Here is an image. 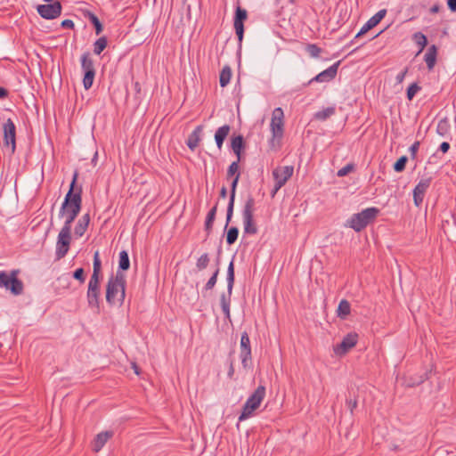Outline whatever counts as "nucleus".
Segmentation results:
<instances>
[{"instance_id":"c03bdc74","label":"nucleus","mask_w":456,"mask_h":456,"mask_svg":"<svg viewBox=\"0 0 456 456\" xmlns=\"http://www.w3.org/2000/svg\"><path fill=\"white\" fill-rule=\"evenodd\" d=\"M210 258L208 253L202 254L196 262V268L198 271L205 270L209 265Z\"/></svg>"},{"instance_id":"dca6fc26","label":"nucleus","mask_w":456,"mask_h":456,"mask_svg":"<svg viewBox=\"0 0 456 456\" xmlns=\"http://www.w3.org/2000/svg\"><path fill=\"white\" fill-rule=\"evenodd\" d=\"M431 177L421 179L413 190V201L416 207H419L424 200L425 193L431 184Z\"/></svg>"},{"instance_id":"9b49d317","label":"nucleus","mask_w":456,"mask_h":456,"mask_svg":"<svg viewBox=\"0 0 456 456\" xmlns=\"http://www.w3.org/2000/svg\"><path fill=\"white\" fill-rule=\"evenodd\" d=\"M248 19V12L246 9L238 5L235 9L233 17V26L239 44L240 45L244 37V22Z\"/></svg>"},{"instance_id":"c756f323","label":"nucleus","mask_w":456,"mask_h":456,"mask_svg":"<svg viewBox=\"0 0 456 456\" xmlns=\"http://www.w3.org/2000/svg\"><path fill=\"white\" fill-rule=\"evenodd\" d=\"M81 69L83 72L95 70L94 63L89 52H86L81 55Z\"/></svg>"},{"instance_id":"3c124183","label":"nucleus","mask_w":456,"mask_h":456,"mask_svg":"<svg viewBox=\"0 0 456 456\" xmlns=\"http://www.w3.org/2000/svg\"><path fill=\"white\" fill-rule=\"evenodd\" d=\"M354 163H348L347 165H346L345 167H343L342 168H340L337 175L338 177H343V176H346L349 173L353 172L354 170Z\"/></svg>"},{"instance_id":"603ef678","label":"nucleus","mask_w":456,"mask_h":456,"mask_svg":"<svg viewBox=\"0 0 456 456\" xmlns=\"http://www.w3.org/2000/svg\"><path fill=\"white\" fill-rule=\"evenodd\" d=\"M134 97L137 102H140L142 99V86L138 81H135L134 84Z\"/></svg>"},{"instance_id":"de8ad7c7","label":"nucleus","mask_w":456,"mask_h":456,"mask_svg":"<svg viewBox=\"0 0 456 456\" xmlns=\"http://www.w3.org/2000/svg\"><path fill=\"white\" fill-rule=\"evenodd\" d=\"M421 87L418 85V83L411 84L406 91V96L409 101H411L416 94L420 91Z\"/></svg>"},{"instance_id":"6ab92c4d","label":"nucleus","mask_w":456,"mask_h":456,"mask_svg":"<svg viewBox=\"0 0 456 456\" xmlns=\"http://www.w3.org/2000/svg\"><path fill=\"white\" fill-rule=\"evenodd\" d=\"M202 131H203V126L199 125L189 134L188 139L186 141V145L191 151H195V149L199 146V143L201 141Z\"/></svg>"},{"instance_id":"4c0bfd02","label":"nucleus","mask_w":456,"mask_h":456,"mask_svg":"<svg viewBox=\"0 0 456 456\" xmlns=\"http://www.w3.org/2000/svg\"><path fill=\"white\" fill-rule=\"evenodd\" d=\"M108 45V40L105 36L99 37L94 43V53L100 55Z\"/></svg>"},{"instance_id":"e2e57ef3","label":"nucleus","mask_w":456,"mask_h":456,"mask_svg":"<svg viewBox=\"0 0 456 456\" xmlns=\"http://www.w3.org/2000/svg\"><path fill=\"white\" fill-rule=\"evenodd\" d=\"M8 90L0 86V99H4L8 96Z\"/></svg>"},{"instance_id":"0eeeda50","label":"nucleus","mask_w":456,"mask_h":456,"mask_svg":"<svg viewBox=\"0 0 456 456\" xmlns=\"http://www.w3.org/2000/svg\"><path fill=\"white\" fill-rule=\"evenodd\" d=\"M100 295H101V280L90 278L86 292V298L88 306L91 308H100Z\"/></svg>"},{"instance_id":"423d86ee","label":"nucleus","mask_w":456,"mask_h":456,"mask_svg":"<svg viewBox=\"0 0 456 456\" xmlns=\"http://www.w3.org/2000/svg\"><path fill=\"white\" fill-rule=\"evenodd\" d=\"M255 199L249 195L245 201L242 210V219L244 225V232L254 235L257 233V226L254 220Z\"/></svg>"},{"instance_id":"4d7b16f0","label":"nucleus","mask_w":456,"mask_h":456,"mask_svg":"<svg viewBox=\"0 0 456 456\" xmlns=\"http://www.w3.org/2000/svg\"><path fill=\"white\" fill-rule=\"evenodd\" d=\"M407 72H408V68H405L403 71L398 73L396 77H395L396 83H398V84L403 83V81L405 78V76H406Z\"/></svg>"},{"instance_id":"0e129e2a","label":"nucleus","mask_w":456,"mask_h":456,"mask_svg":"<svg viewBox=\"0 0 456 456\" xmlns=\"http://www.w3.org/2000/svg\"><path fill=\"white\" fill-rule=\"evenodd\" d=\"M233 151V153L237 157V160L236 161H238V163H240L241 159H242V157H243L244 151H236L235 150V151Z\"/></svg>"},{"instance_id":"6e6552de","label":"nucleus","mask_w":456,"mask_h":456,"mask_svg":"<svg viewBox=\"0 0 456 456\" xmlns=\"http://www.w3.org/2000/svg\"><path fill=\"white\" fill-rule=\"evenodd\" d=\"M240 357L241 360L242 367L245 370H249L252 368V354H251V346L250 339L247 331L242 332L240 338Z\"/></svg>"},{"instance_id":"5fc2aeb1","label":"nucleus","mask_w":456,"mask_h":456,"mask_svg":"<svg viewBox=\"0 0 456 456\" xmlns=\"http://www.w3.org/2000/svg\"><path fill=\"white\" fill-rule=\"evenodd\" d=\"M419 144L420 142L419 141H416L410 148H409V151L411 153V157L412 159H414L416 158V155H417V152H418V150L419 148Z\"/></svg>"},{"instance_id":"680f3d73","label":"nucleus","mask_w":456,"mask_h":456,"mask_svg":"<svg viewBox=\"0 0 456 456\" xmlns=\"http://www.w3.org/2000/svg\"><path fill=\"white\" fill-rule=\"evenodd\" d=\"M447 6L452 12H456V0H447Z\"/></svg>"},{"instance_id":"bf43d9fd","label":"nucleus","mask_w":456,"mask_h":456,"mask_svg":"<svg viewBox=\"0 0 456 456\" xmlns=\"http://www.w3.org/2000/svg\"><path fill=\"white\" fill-rule=\"evenodd\" d=\"M367 32V29L362 26L360 31L355 35L354 38L350 42L349 45H353L357 38L361 37Z\"/></svg>"},{"instance_id":"6e6d98bb","label":"nucleus","mask_w":456,"mask_h":456,"mask_svg":"<svg viewBox=\"0 0 456 456\" xmlns=\"http://www.w3.org/2000/svg\"><path fill=\"white\" fill-rule=\"evenodd\" d=\"M61 26L62 28L73 29L75 27V24H74L73 20L67 19V20H64L61 21Z\"/></svg>"},{"instance_id":"f257e3e1","label":"nucleus","mask_w":456,"mask_h":456,"mask_svg":"<svg viewBox=\"0 0 456 456\" xmlns=\"http://www.w3.org/2000/svg\"><path fill=\"white\" fill-rule=\"evenodd\" d=\"M77 177L78 173L75 171L69 191L64 197L59 212V216L65 218L63 225L68 224L69 227H71L72 223L77 217L82 208L83 190L81 185L77 184Z\"/></svg>"},{"instance_id":"39448f33","label":"nucleus","mask_w":456,"mask_h":456,"mask_svg":"<svg viewBox=\"0 0 456 456\" xmlns=\"http://www.w3.org/2000/svg\"><path fill=\"white\" fill-rule=\"evenodd\" d=\"M19 270H12L9 274L5 271L0 272V288L10 290L12 294L19 296L22 294L24 285L21 280L18 278Z\"/></svg>"},{"instance_id":"4be33fe9","label":"nucleus","mask_w":456,"mask_h":456,"mask_svg":"<svg viewBox=\"0 0 456 456\" xmlns=\"http://www.w3.org/2000/svg\"><path fill=\"white\" fill-rule=\"evenodd\" d=\"M90 223V215L89 213H86L82 216L77 221L75 226V234L77 237H82L87 230V227Z\"/></svg>"},{"instance_id":"58836bf2","label":"nucleus","mask_w":456,"mask_h":456,"mask_svg":"<svg viewBox=\"0 0 456 456\" xmlns=\"http://www.w3.org/2000/svg\"><path fill=\"white\" fill-rule=\"evenodd\" d=\"M95 73V70L84 71L83 86L86 90H88L92 87Z\"/></svg>"},{"instance_id":"7c9ffc66","label":"nucleus","mask_w":456,"mask_h":456,"mask_svg":"<svg viewBox=\"0 0 456 456\" xmlns=\"http://www.w3.org/2000/svg\"><path fill=\"white\" fill-rule=\"evenodd\" d=\"M231 77H232V69L230 68V66L225 65L222 69L220 75H219V83H220L221 87H225L230 83Z\"/></svg>"},{"instance_id":"bb28decb","label":"nucleus","mask_w":456,"mask_h":456,"mask_svg":"<svg viewBox=\"0 0 456 456\" xmlns=\"http://www.w3.org/2000/svg\"><path fill=\"white\" fill-rule=\"evenodd\" d=\"M69 246H70V244L69 242L64 241L62 239L61 240V239L57 238L56 251H55L56 260H61L67 255V253L69 249Z\"/></svg>"},{"instance_id":"b1692460","label":"nucleus","mask_w":456,"mask_h":456,"mask_svg":"<svg viewBox=\"0 0 456 456\" xmlns=\"http://www.w3.org/2000/svg\"><path fill=\"white\" fill-rule=\"evenodd\" d=\"M387 10L382 9L379 10L376 14H374L371 18H370L367 22L363 25V27L367 29V31L370 30L374 27H376L386 16Z\"/></svg>"},{"instance_id":"a878e982","label":"nucleus","mask_w":456,"mask_h":456,"mask_svg":"<svg viewBox=\"0 0 456 456\" xmlns=\"http://www.w3.org/2000/svg\"><path fill=\"white\" fill-rule=\"evenodd\" d=\"M219 272H220V268L216 267V270L214 271L213 274L211 275V277L208 279V281H207V283L203 287V289H202V296L204 297H208V292L210 290H212L214 289V287L216 286Z\"/></svg>"},{"instance_id":"09e8293b","label":"nucleus","mask_w":456,"mask_h":456,"mask_svg":"<svg viewBox=\"0 0 456 456\" xmlns=\"http://www.w3.org/2000/svg\"><path fill=\"white\" fill-rule=\"evenodd\" d=\"M239 168H240V167H239L238 161L232 162V164L228 167V169H227V173H226L227 179H229L231 177H235V175L238 173H240Z\"/></svg>"},{"instance_id":"473e14b6","label":"nucleus","mask_w":456,"mask_h":456,"mask_svg":"<svg viewBox=\"0 0 456 456\" xmlns=\"http://www.w3.org/2000/svg\"><path fill=\"white\" fill-rule=\"evenodd\" d=\"M231 148L232 151L245 150L246 142L242 134H238L232 137Z\"/></svg>"},{"instance_id":"864d4df0","label":"nucleus","mask_w":456,"mask_h":456,"mask_svg":"<svg viewBox=\"0 0 456 456\" xmlns=\"http://www.w3.org/2000/svg\"><path fill=\"white\" fill-rule=\"evenodd\" d=\"M346 403L350 410L351 414H354V410L357 407L358 402L357 398L354 399H346Z\"/></svg>"},{"instance_id":"9d476101","label":"nucleus","mask_w":456,"mask_h":456,"mask_svg":"<svg viewBox=\"0 0 456 456\" xmlns=\"http://www.w3.org/2000/svg\"><path fill=\"white\" fill-rule=\"evenodd\" d=\"M37 11L43 19L54 20L61 14L62 5L61 2L56 1L52 4H39Z\"/></svg>"},{"instance_id":"f03ea898","label":"nucleus","mask_w":456,"mask_h":456,"mask_svg":"<svg viewBox=\"0 0 456 456\" xmlns=\"http://www.w3.org/2000/svg\"><path fill=\"white\" fill-rule=\"evenodd\" d=\"M126 275L119 271L111 274L106 285V301L109 305H114L117 302L121 305L126 297Z\"/></svg>"},{"instance_id":"13d9d810","label":"nucleus","mask_w":456,"mask_h":456,"mask_svg":"<svg viewBox=\"0 0 456 456\" xmlns=\"http://www.w3.org/2000/svg\"><path fill=\"white\" fill-rule=\"evenodd\" d=\"M233 375H234L233 360L230 359L229 360V370H228L227 376H228L229 379H233Z\"/></svg>"},{"instance_id":"5701e85b","label":"nucleus","mask_w":456,"mask_h":456,"mask_svg":"<svg viewBox=\"0 0 456 456\" xmlns=\"http://www.w3.org/2000/svg\"><path fill=\"white\" fill-rule=\"evenodd\" d=\"M216 211H217V203L208 211V213L206 216L204 228L207 232V237H208L212 232L213 224H214L216 216Z\"/></svg>"},{"instance_id":"ddd939ff","label":"nucleus","mask_w":456,"mask_h":456,"mask_svg":"<svg viewBox=\"0 0 456 456\" xmlns=\"http://www.w3.org/2000/svg\"><path fill=\"white\" fill-rule=\"evenodd\" d=\"M3 132L4 143L5 146L11 145L12 154H13L16 150V126L14 122L11 118H8L3 124Z\"/></svg>"},{"instance_id":"393cba45","label":"nucleus","mask_w":456,"mask_h":456,"mask_svg":"<svg viewBox=\"0 0 456 456\" xmlns=\"http://www.w3.org/2000/svg\"><path fill=\"white\" fill-rule=\"evenodd\" d=\"M231 296L232 294L222 293L220 295V305L222 307V311L224 314L225 319L231 321V313H230V305H231Z\"/></svg>"},{"instance_id":"f704fd0d","label":"nucleus","mask_w":456,"mask_h":456,"mask_svg":"<svg viewBox=\"0 0 456 456\" xmlns=\"http://www.w3.org/2000/svg\"><path fill=\"white\" fill-rule=\"evenodd\" d=\"M335 112H336L335 107H327L326 109H323L322 110L317 111L314 114V118L316 120L325 121L326 119L330 118L332 115H334Z\"/></svg>"},{"instance_id":"412c9836","label":"nucleus","mask_w":456,"mask_h":456,"mask_svg":"<svg viewBox=\"0 0 456 456\" xmlns=\"http://www.w3.org/2000/svg\"><path fill=\"white\" fill-rule=\"evenodd\" d=\"M231 131V126L229 125H224L220 126L215 133V141L216 143V146L219 150L222 149L224 142L225 141L226 137L228 136L229 133Z\"/></svg>"},{"instance_id":"a19ab883","label":"nucleus","mask_w":456,"mask_h":456,"mask_svg":"<svg viewBox=\"0 0 456 456\" xmlns=\"http://www.w3.org/2000/svg\"><path fill=\"white\" fill-rule=\"evenodd\" d=\"M305 50L312 58L320 57V54L323 51L316 44H306L305 46Z\"/></svg>"},{"instance_id":"338daca9","label":"nucleus","mask_w":456,"mask_h":456,"mask_svg":"<svg viewBox=\"0 0 456 456\" xmlns=\"http://www.w3.org/2000/svg\"><path fill=\"white\" fill-rule=\"evenodd\" d=\"M439 10H440L439 5H438V4H435V5H433V6L430 8V12H431V13H436V12H439Z\"/></svg>"},{"instance_id":"79ce46f5","label":"nucleus","mask_w":456,"mask_h":456,"mask_svg":"<svg viewBox=\"0 0 456 456\" xmlns=\"http://www.w3.org/2000/svg\"><path fill=\"white\" fill-rule=\"evenodd\" d=\"M450 130V123L446 118H442L439 120L437 126H436V132L439 135L444 136L448 134Z\"/></svg>"},{"instance_id":"2f4dec72","label":"nucleus","mask_w":456,"mask_h":456,"mask_svg":"<svg viewBox=\"0 0 456 456\" xmlns=\"http://www.w3.org/2000/svg\"><path fill=\"white\" fill-rule=\"evenodd\" d=\"M130 268V260L128 253L126 250H122L119 253L118 259V270L119 272L127 271Z\"/></svg>"},{"instance_id":"1a4fd4ad","label":"nucleus","mask_w":456,"mask_h":456,"mask_svg":"<svg viewBox=\"0 0 456 456\" xmlns=\"http://www.w3.org/2000/svg\"><path fill=\"white\" fill-rule=\"evenodd\" d=\"M283 111L281 108L274 109L271 120V130L273 138L271 143L273 144L274 141L281 140L283 135Z\"/></svg>"},{"instance_id":"f3484780","label":"nucleus","mask_w":456,"mask_h":456,"mask_svg":"<svg viewBox=\"0 0 456 456\" xmlns=\"http://www.w3.org/2000/svg\"><path fill=\"white\" fill-rule=\"evenodd\" d=\"M240 173H238L235 177H233V180L231 183V191H230V199L229 203L227 206V211H226V223H225V228L227 225H229L230 222L232 221V217L233 215V208H234V201H235V194H236V189L237 185L240 180Z\"/></svg>"},{"instance_id":"37998d69","label":"nucleus","mask_w":456,"mask_h":456,"mask_svg":"<svg viewBox=\"0 0 456 456\" xmlns=\"http://www.w3.org/2000/svg\"><path fill=\"white\" fill-rule=\"evenodd\" d=\"M428 379V372L425 371L421 375L418 377H410L408 380V387H416L422 384L425 380Z\"/></svg>"},{"instance_id":"69168bd1","label":"nucleus","mask_w":456,"mask_h":456,"mask_svg":"<svg viewBox=\"0 0 456 456\" xmlns=\"http://www.w3.org/2000/svg\"><path fill=\"white\" fill-rule=\"evenodd\" d=\"M219 196H220V198H223V199H224L227 196V189H226V187L223 186L221 188Z\"/></svg>"},{"instance_id":"8fccbe9b","label":"nucleus","mask_w":456,"mask_h":456,"mask_svg":"<svg viewBox=\"0 0 456 456\" xmlns=\"http://www.w3.org/2000/svg\"><path fill=\"white\" fill-rule=\"evenodd\" d=\"M72 277L78 281L80 284H83L86 281V273L84 268L79 267L76 269L72 273Z\"/></svg>"},{"instance_id":"a18cd8bd","label":"nucleus","mask_w":456,"mask_h":456,"mask_svg":"<svg viewBox=\"0 0 456 456\" xmlns=\"http://www.w3.org/2000/svg\"><path fill=\"white\" fill-rule=\"evenodd\" d=\"M58 239H62L64 241L69 242L70 244L72 237H71V227H69V225H63L61 229Z\"/></svg>"},{"instance_id":"4468645a","label":"nucleus","mask_w":456,"mask_h":456,"mask_svg":"<svg viewBox=\"0 0 456 456\" xmlns=\"http://www.w3.org/2000/svg\"><path fill=\"white\" fill-rule=\"evenodd\" d=\"M340 62L341 61H338L330 67H329L328 69H326L325 70L320 72L318 75L311 78L306 84H305V86H308L314 82L323 83L333 80L338 74V69L340 65Z\"/></svg>"},{"instance_id":"774afa93","label":"nucleus","mask_w":456,"mask_h":456,"mask_svg":"<svg viewBox=\"0 0 456 456\" xmlns=\"http://www.w3.org/2000/svg\"><path fill=\"white\" fill-rule=\"evenodd\" d=\"M220 255H221V248H219L218 252H217V256H216V267L219 268V265H220Z\"/></svg>"},{"instance_id":"a211bd4d","label":"nucleus","mask_w":456,"mask_h":456,"mask_svg":"<svg viewBox=\"0 0 456 456\" xmlns=\"http://www.w3.org/2000/svg\"><path fill=\"white\" fill-rule=\"evenodd\" d=\"M114 433L113 431H102L99 433L95 438L94 439L92 449L94 452H100L102 447L105 445V444L108 442L109 439H110L113 436Z\"/></svg>"},{"instance_id":"ea45409f","label":"nucleus","mask_w":456,"mask_h":456,"mask_svg":"<svg viewBox=\"0 0 456 456\" xmlns=\"http://www.w3.org/2000/svg\"><path fill=\"white\" fill-rule=\"evenodd\" d=\"M413 39L416 44L419 46V50L417 54H419L428 45V38L422 32H416L413 35Z\"/></svg>"},{"instance_id":"cd10ccee","label":"nucleus","mask_w":456,"mask_h":456,"mask_svg":"<svg viewBox=\"0 0 456 456\" xmlns=\"http://www.w3.org/2000/svg\"><path fill=\"white\" fill-rule=\"evenodd\" d=\"M351 312V305L346 299H342L337 309V315L342 320H346Z\"/></svg>"},{"instance_id":"2eb2a0df","label":"nucleus","mask_w":456,"mask_h":456,"mask_svg":"<svg viewBox=\"0 0 456 456\" xmlns=\"http://www.w3.org/2000/svg\"><path fill=\"white\" fill-rule=\"evenodd\" d=\"M294 167L292 166L278 167L273 171V176L278 188H281L292 176Z\"/></svg>"},{"instance_id":"c9c22d12","label":"nucleus","mask_w":456,"mask_h":456,"mask_svg":"<svg viewBox=\"0 0 456 456\" xmlns=\"http://www.w3.org/2000/svg\"><path fill=\"white\" fill-rule=\"evenodd\" d=\"M93 274L90 278L100 279L101 272H102V261L99 256V252L95 251L94 255V262H93Z\"/></svg>"},{"instance_id":"e433bc0d","label":"nucleus","mask_w":456,"mask_h":456,"mask_svg":"<svg viewBox=\"0 0 456 456\" xmlns=\"http://www.w3.org/2000/svg\"><path fill=\"white\" fill-rule=\"evenodd\" d=\"M86 17L88 18L90 22L94 25L95 29V34L100 35L103 30V25L100 21L99 18L93 12H87V14H86Z\"/></svg>"},{"instance_id":"49530a36","label":"nucleus","mask_w":456,"mask_h":456,"mask_svg":"<svg viewBox=\"0 0 456 456\" xmlns=\"http://www.w3.org/2000/svg\"><path fill=\"white\" fill-rule=\"evenodd\" d=\"M408 162L407 156H401L393 165V168L395 172L401 173L405 169L406 164Z\"/></svg>"},{"instance_id":"052dcab7","label":"nucleus","mask_w":456,"mask_h":456,"mask_svg":"<svg viewBox=\"0 0 456 456\" xmlns=\"http://www.w3.org/2000/svg\"><path fill=\"white\" fill-rule=\"evenodd\" d=\"M450 143L447 142H443L439 146V151L443 153H446L450 150Z\"/></svg>"},{"instance_id":"20e7f679","label":"nucleus","mask_w":456,"mask_h":456,"mask_svg":"<svg viewBox=\"0 0 456 456\" xmlns=\"http://www.w3.org/2000/svg\"><path fill=\"white\" fill-rule=\"evenodd\" d=\"M265 396V387L258 386L253 394L247 399L242 407L240 415L239 416V422L237 428L240 427V422L243 421L253 415V412L260 406L262 401Z\"/></svg>"},{"instance_id":"72a5a7b5","label":"nucleus","mask_w":456,"mask_h":456,"mask_svg":"<svg viewBox=\"0 0 456 456\" xmlns=\"http://www.w3.org/2000/svg\"><path fill=\"white\" fill-rule=\"evenodd\" d=\"M224 230L226 231V243L231 246L235 243L239 236V229L236 226H228Z\"/></svg>"},{"instance_id":"aec40b11","label":"nucleus","mask_w":456,"mask_h":456,"mask_svg":"<svg viewBox=\"0 0 456 456\" xmlns=\"http://www.w3.org/2000/svg\"><path fill=\"white\" fill-rule=\"evenodd\" d=\"M437 59V47L436 45H430L425 55H424V61L427 64V67L429 71L433 70Z\"/></svg>"},{"instance_id":"f8f14e48","label":"nucleus","mask_w":456,"mask_h":456,"mask_svg":"<svg viewBox=\"0 0 456 456\" xmlns=\"http://www.w3.org/2000/svg\"><path fill=\"white\" fill-rule=\"evenodd\" d=\"M359 336L356 332H350L346 334L342 341L334 346V352L337 355H345L353 347H354L358 342Z\"/></svg>"},{"instance_id":"7ed1b4c3","label":"nucleus","mask_w":456,"mask_h":456,"mask_svg":"<svg viewBox=\"0 0 456 456\" xmlns=\"http://www.w3.org/2000/svg\"><path fill=\"white\" fill-rule=\"evenodd\" d=\"M379 213V209L371 207L363 209L362 211L354 214L346 223V227H350L355 232H361L368 224L372 223Z\"/></svg>"},{"instance_id":"c85d7f7f","label":"nucleus","mask_w":456,"mask_h":456,"mask_svg":"<svg viewBox=\"0 0 456 456\" xmlns=\"http://www.w3.org/2000/svg\"><path fill=\"white\" fill-rule=\"evenodd\" d=\"M227 293L232 294L234 286L235 273L233 259L230 262L227 268Z\"/></svg>"}]
</instances>
